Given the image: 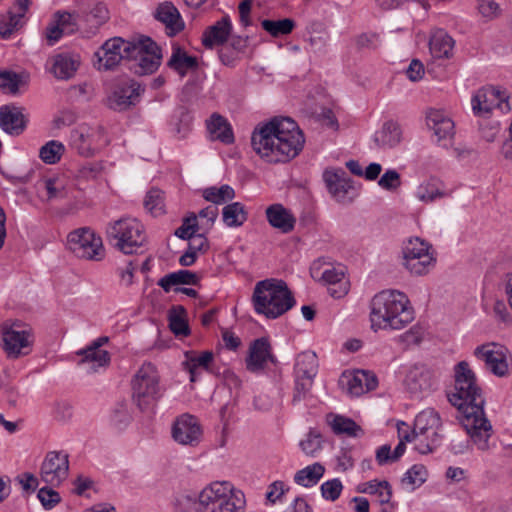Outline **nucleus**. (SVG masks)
<instances>
[{"instance_id": "nucleus-1", "label": "nucleus", "mask_w": 512, "mask_h": 512, "mask_svg": "<svg viewBox=\"0 0 512 512\" xmlns=\"http://www.w3.org/2000/svg\"><path fill=\"white\" fill-rule=\"evenodd\" d=\"M454 373V389L448 394V400L461 414L460 422L473 443L479 450L486 451L493 430L485 416L482 389L466 361L459 362Z\"/></svg>"}, {"instance_id": "nucleus-2", "label": "nucleus", "mask_w": 512, "mask_h": 512, "mask_svg": "<svg viewBox=\"0 0 512 512\" xmlns=\"http://www.w3.org/2000/svg\"><path fill=\"white\" fill-rule=\"evenodd\" d=\"M304 143L302 131L288 117H275L260 123L251 135L253 151L270 164L289 162L302 151Z\"/></svg>"}, {"instance_id": "nucleus-3", "label": "nucleus", "mask_w": 512, "mask_h": 512, "mask_svg": "<svg viewBox=\"0 0 512 512\" xmlns=\"http://www.w3.org/2000/svg\"><path fill=\"white\" fill-rule=\"evenodd\" d=\"M370 321L374 331L400 330L414 320V309L407 295L398 290H383L371 300Z\"/></svg>"}, {"instance_id": "nucleus-4", "label": "nucleus", "mask_w": 512, "mask_h": 512, "mask_svg": "<svg viewBox=\"0 0 512 512\" xmlns=\"http://www.w3.org/2000/svg\"><path fill=\"white\" fill-rule=\"evenodd\" d=\"M252 298L256 313L269 319L278 318L295 304L286 283L276 279L259 281L255 285Z\"/></svg>"}, {"instance_id": "nucleus-5", "label": "nucleus", "mask_w": 512, "mask_h": 512, "mask_svg": "<svg viewBox=\"0 0 512 512\" xmlns=\"http://www.w3.org/2000/svg\"><path fill=\"white\" fill-rule=\"evenodd\" d=\"M199 512H246L245 495L230 482H213L199 494Z\"/></svg>"}, {"instance_id": "nucleus-6", "label": "nucleus", "mask_w": 512, "mask_h": 512, "mask_svg": "<svg viewBox=\"0 0 512 512\" xmlns=\"http://www.w3.org/2000/svg\"><path fill=\"white\" fill-rule=\"evenodd\" d=\"M133 403L141 410L148 411L155 407L163 396L164 388L156 366L150 362L143 363L131 380Z\"/></svg>"}, {"instance_id": "nucleus-7", "label": "nucleus", "mask_w": 512, "mask_h": 512, "mask_svg": "<svg viewBox=\"0 0 512 512\" xmlns=\"http://www.w3.org/2000/svg\"><path fill=\"white\" fill-rule=\"evenodd\" d=\"M106 238L115 249L126 255L137 253L146 243L144 226L132 217L109 222Z\"/></svg>"}, {"instance_id": "nucleus-8", "label": "nucleus", "mask_w": 512, "mask_h": 512, "mask_svg": "<svg viewBox=\"0 0 512 512\" xmlns=\"http://www.w3.org/2000/svg\"><path fill=\"white\" fill-rule=\"evenodd\" d=\"M32 328L19 320H6L0 325V346L9 359L28 355L33 346Z\"/></svg>"}, {"instance_id": "nucleus-9", "label": "nucleus", "mask_w": 512, "mask_h": 512, "mask_svg": "<svg viewBox=\"0 0 512 512\" xmlns=\"http://www.w3.org/2000/svg\"><path fill=\"white\" fill-rule=\"evenodd\" d=\"M436 262L433 246L419 237L410 238L402 248V265L413 276L427 275Z\"/></svg>"}, {"instance_id": "nucleus-10", "label": "nucleus", "mask_w": 512, "mask_h": 512, "mask_svg": "<svg viewBox=\"0 0 512 512\" xmlns=\"http://www.w3.org/2000/svg\"><path fill=\"white\" fill-rule=\"evenodd\" d=\"M440 426V416L434 409H425L416 416L413 435L416 442L415 448L419 453H430L440 445L438 434Z\"/></svg>"}, {"instance_id": "nucleus-11", "label": "nucleus", "mask_w": 512, "mask_h": 512, "mask_svg": "<svg viewBox=\"0 0 512 512\" xmlns=\"http://www.w3.org/2000/svg\"><path fill=\"white\" fill-rule=\"evenodd\" d=\"M110 140L101 126L82 124L71 131L70 145L84 157H92L109 144Z\"/></svg>"}, {"instance_id": "nucleus-12", "label": "nucleus", "mask_w": 512, "mask_h": 512, "mask_svg": "<svg viewBox=\"0 0 512 512\" xmlns=\"http://www.w3.org/2000/svg\"><path fill=\"white\" fill-rule=\"evenodd\" d=\"M134 49L129 51L128 60L133 61L129 69L138 75L154 73L161 63V52L158 45L150 38L133 42Z\"/></svg>"}, {"instance_id": "nucleus-13", "label": "nucleus", "mask_w": 512, "mask_h": 512, "mask_svg": "<svg viewBox=\"0 0 512 512\" xmlns=\"http://www.w3.org/2000/svg\"><path fill=\"white\" fill-rule=\"evenodd\" d=\"M68 247L82 259L100 261L105 256L102 238L90 228H79L68 235Z\"/></svg>"}, {"instance_id": "nucleus-14", "label": "nucleus", "mask_w": 512, "mask_h": 512, "mask_svg": "<svg viewBox=\"0 0 512 512\" xmlns=\"http://www.w3.org/2000/svg\"><path fill=\"white\" fill-rule=\"evenodd\" d=\"M69 475V454L49 451L40 467V479L51 487H59Z\"/></svg>"}, {"instance_id": "nucleus-15", "label": "nucleus", "mask_w": 512, "mask_h": 512, "mask_svg": "<svg viewBox=\"0 0 512 512\" xmlns=\"http://www.w3.org/2000/svg\"><path fill=\"white\" fill-rule=\"evenodd\" d=\"M134 49L133 42L115 37L107 40L95 53L98 69L111 70L122 60H128L129 51Z\"/></svg>"}, {"instance_id": "nucleus-16", "label": "nucleus", "mask_w": 512, "mask_h": 512, "mask_svg": "<svg viewBox=\"0 0 512 512\" xmlns=\"http://www.w3.org/2000/svg\"><path fill=\"white\" fill-rule=\"evenodd\" d=\"M474 356L484 362L485 368L498 377L508 374L507 349L495 342L477 346Z\"/></svg>"}, {"instance_id": "nucleus-17", "label": "nucleus", "mask_w": 512, "mask_h": 512, "mask_svg": "<svg viewBox=\"0 0 512 512\" xmlns=\"http://www.w3.org/2000/svg\"><path fill=\"white\" fill-rule=\"evenodd\" d=\"M172 437L181 445H198L202 438V428L197 418L190 414L179 416L172 426Z\"/></svg>"}, {"instance_id": "nucleus-18", "label": "nucleus", "mask_w": 512, "mask_h": 512, "mask_svg": "<svg viewBox=\"0 0 512 512\" xmlns=\"http://www.w3.org/2000/svg\"><path fill=\"white\" fill-rule=\"evenodd\" d=\"M426 122L428 128L433 131L436 142L447 147L455 134V124L451 117L444 110L432 108L427 111Z\"/></svg>"}, {"instance_id": "nucleus-19", "label": "nucleus", "mask_w": 512, "mask_h": 512, "mask_svg": "<svg viewBox=\"0 0 512 512\" xmlns=\"http://www.w3.org/2000/svg\"><path fill=\"white\" fill-rule=\"evenodd\" d=\"M144 89L133 80L122 82L115 87L108 97V106L116 111H123L139 101L141 92Z\"/></svg>"}, {"instance_id": "nucleus-20", "label": "nucleus", "mask_w": 512, "mask_h": 512, "mask_svg": "<svg viewBox=\"0 0 512 512\" xmlns=\"http://www.w3.org/2000/svg\"><path fill=\"white\" fill-rule=\"evenodd\" d=\"M339 383L351 396H360L374 390L378 381L375 374L369 371L357 370L355 372H344Z\"/></svg>"}, {"instance_id": "nucleus-21", "label": "nucleus", "mask_w": 512, "mask_h": 512, "mask_svg": "<svg viewBox=\"0 0 512 512\" xmlns=\"http://www.w3.org/2000/svg\"><path fill=\"white\" fill-rule=\"evenodd\" d=\"M323 179L329 193L336 201L345 203L352 199L353 187L343 169H327L323 173Z\"/></svg>"}, {"instance_id": "nucleus-22", "label": "nucleus", "mask_w": 512, "mask_h": 512, "mask_svg": "<svg viewBox=\"0 0 512 512\" xmlns=\"http://www.w3.org/2000/svg\"><path fill=\"white\" fill-rule=\"evenodd\" d=\"M275 362L271 352V346L266 338L254 340L249 347V354L246 358V368L252 373L262 372L267 364Z\"/></svg>"}, {"instance_id": "nucleus-23", "label": "nucleus", "mask_w": 512, "mask_h": 512, "mask_svg": "<svg viewBox=\"0 0 512 512\" xmlns=\"http://www.w3.org/2000/svg\"><path fill=\"white\" fill-rule=\"evenodd\" d=\"M49 71L59 80L71 79L79 65L80 57L71 53H60L52 56L49 60Z\"/></svg>"}, {"instance_id": "nucleus-24", "label": "nucleus", "mask_w": 512, "mask_h": 512, "mask_svg": "<svg viewBox=\"0 0 512 512\" xmlns=\"http://www.w3.org/2000/svg\"><path fill=\"white\" fill-rule=\"evenodd\" d=\"M0 127L9 135H20L26 128V119L22 109L13 105L1 106Z\"/></svg>"}, {"instance_id": "nucleus-25", "label": "nucleus", "mask_w": 512, "mask_h": 512, "mask_svg": "<svg viewBox=\"0 0 512 512\" xmlns=\"http://www.w3.org/2000/svg\"><path fill=\"white\" fill-rule=\"evenodd\" d=\"M500 92L493 87L479 89L471 100L472 110L479 117H487L500 105Z\"/></svg>"}, {"instance_id": "nucleus-26", "label": "nucleus", "mask_w": 512, "mask_h": 512, "mask_svg": "<svg viewBox=\"0 0 512 512\" xmlns=\"http://www.w3.org/2000/svg\"><path fill=\"white\" fill-rule=\"evenodd\" d=\"M155 18L164 24L169 36L178 34L185 26L178 9L171 2L159 4L155 11Z\"/></svg>"}, {"instance_id": "nucleus-27", "label": "nucleus", "mask_w": 512, "mask_h": 512, "mask_svg": "<svg viewBox=\"0 0 512 512\" xmlns=\"http://www.w3.org/2000/svg\"><path fill=\"white\" fill-rule=\"evenodd\" d=\"M265 215L268 223L282 233H290L295 227L296 218L282 204L276 203L268 206Z\"/></svg>"}, {"instance_id": "nucleus-28", "label": "nucleus", "mask_w": 512, "mask_h": 512, "mask_svg": "<svg viewBox=\"0 0 512 512\" xmlns=\"http://www.w3.org/2000/svg\"><path fill=\"white\" fill-rule=\"evenodd\" d=\"M31 0H14L8 19H0V36L9 37L15 30L23 26V18L29 9Z\"/></svg>"}, {"instance_id": "nucleus-29", "label": "nucleus", "mask_w": 512, "mask_h": 512, "mask_svg": "<svg viewBox=\"0 0 512 512\" xmlns=\"http://www.w3.org/2000/svg\"><path fill=\"white\" fill-rule=\"evenodd\" d=\"M213 353L211 351H187L183 366L190 374V381L195 382L198 376L205 370H208L213 362Z\"/></svg>"}, {"instance_id": "nucleus-30", "label": "nucleus", "mask_w": 512, "mask_h": 512, "mask_svg": "<svg viewBox=\"0 0 512 512\" xmlns=\"http://www.w3.org/2000/svg\"><path fill=\"white\" fill-rule=\"evenodd\" d=\"M231 30V21L228 16H224L204 31L202 43L206 48L222 45L227 41Z\"/></svg>"}, {"instance_id": "nucleus-31", "label": "nucleus", "mask_w": 512, "mask_h": 512, "mask_svg": "<svg viewBox=\"0 0 512 512\" xmlns=\"http://www.w3.org/2000/svg\"><path fill=\"white\" fill-rule=\"evenodd\" d=\"M453 38L442 29L435 30L429 41V50L434 59L450 58L453 55Z\"/></svg>"}, {"instance_id": "nucleus-32", "label": "nucleus", "mask_w": 512, "mask_h": 512, "mask_svg": "<svg viewBox=\"0 0 512 512\" xmlns=\"http://www.w3.org/2000/svg\"><path fill=\"white\" fill-rule=\"evenodd\" d=\"M328 285V293L333 298H341L348 292V281L342 269L335 267L327 268L322 272L320 278Z\"/></svg>"}, {"instance_id": "nucleus-33", "label": "nucleus", "mask_w": 512, "mask_h": 512, "mask_svg": "<svg viewBox=\"0 0 512 512\" xmlns=\"http://www.w3.org/2000/svg\"><path fill=\"white\" fill-rule=\"evenodd\" d=\"M78 354L83 356L80 364L87 373H96L99 368L106 367L110 363V354L108 351L97 349V347L89 346L79 351Z\"/></svg>"}, {"instance_id": "nucleus-34", "label": "nucleus", "mask_w": 512, "mask_h": 512, "mask_svg": "<svg viewBox=\"0 0 512 512\" xmlns=\"http://www.w3.org/2000/svg\"><path fill=\"white\" fill-rule=\"evenodd\" d=\"M207 130L213 140H219L225 144L234 141L232 128L228 121L218 113H213L206 121Z\"/></svg>"}, {"instance_id": "nucleus-35", "label": "nucleus", "mask_w": 512, "mask_h": 512, "mask_svg": "<svg viewBox=\"0 0 512 512\" xmlns=\"http://www.w3.org/2000/svg\"><path fill=\"white\" fill-rule=\"evenodd\" d=\"M359 493L371 495L381 505L390 504L392 498V487L389 482L383 480H371L357 486Z\"/></svg>"}, {"instance_id": "nucleus-36", "label": "nucleus", "mask_w": 512, "mask_h": 512, "mask_svg": "<svg viewBox=\"0 0 512 512\" xmlns=\"http://www.w3.org/2000/svg\"><path fill=\"white\" fill-rule=\"evenodd\" d=\"M317 355L312 351H305L297 355L294 364V375L298 378L312 379L318 373Z\"/></svg>"}, {"instance_id": "nucleus-37", "label": "nucleus", "mask_w": 512, "mask_h": 512, "mask_svg": "<svg viewBox=\"0 0 512 512\" xmlns=\"http://www.w3.org/2000/svg\"><path fill=\"white\" fill-rule=\"evenodd\" d=\"M168 66L184 76L189 70L196 69L198 62L196 57L188 55L181 47L173 46Z\"/></svg>"}, {"instance_id": "nucleus-38", "label": "nucleus", "mask_w": 512, "mask_h": 512, "mask_svg": "<svg viewBox=\"0 0 512 512\" xmlns=\"http://www.w3.org/2000/svg\"><path fill=\"white\" fill-rule=\"evenodd\" d=\"M200 276L189 270H179L169 273L158 281V285L165 291L169 292L175 285H198Z\"/></svg>"}, {"instance_id": "nucleus-39", "label": "nucleus", "mask_w": 512, "mask_h": 512, "mask_svg": "<svg viewBox=\"0 0 512 512\" xmlns=\"http://www.w3.org/2000/svg\"><path fill=\"white\" fill-rule=\"evenodd\" d=\"M374 140L380 147H395L402 140L400 125L394 121H387L384 123L382 129L375 134Z\"/></svg>"}, {"instance_id": "nucleus-40", "label": "nucleus", "mask_w": 512, "mask_h": 512, "mask_svg": "<svg viewBox=\"0 0 512 512\" xmlns=\"http://www.w3.org/2000/svg\"><path fill=\"white\" fill-rule=\"evenodd\" d=\"M446 196L443 183L437 178L422 182L416 189V197L422 202H433Z\"/></svg>"}, {"instance_id": "nucleus-41", "label": "nucleus", "mask_w": 512, "mask_h": 512, "mask_svg": "<svg viewBox=\"0 0 512 512\" xmlns=\"http://www.w3.org/2000/svg\"><path fill=\"white\" fill-rule=\"evenodd\" d=\"M324 472V466L321 463L316 462L298 470L294 475V481L300 486L312 487L319 482L323 477Z\"/></svg>"}, {"instance_id": "nucleus-42", "label": "nucleus", "mask_w": 512, "mask_h": 512, "mask_svg": "<svg viewBox=\"0 0 512 512\" xmlns=\"http://www.w3.org/2000/svg\"><path fill=\"white\" fill-rule=\"evenodd\" d=\"M222 218L228 227H239L247 220V211L242 203L233 202L223 208Z\"/></svg>"}, {"instance_id": "nucleus-43", "label": "nucleus", "mask_w": 512, "mask_h": 512, "mask_svg": "<svg viewBox=\"0 0 512 512\" xmlns=\"http://www.w3.org/2000/svg\"><path fill=\"white\" fill-rule=\"evenodd\" d=\"M39 189L42 188L46 193V200L63 199L67 196L64 179L60 177L46 178L39 183Z\"/></svg>"}, {"instance_id": "nucleus-44", "label": "nucleus", "mask_w": 512, "mask_h": 512, "mask_svg": "<svg viewBox=\"0 0 512 512\" xmlns=\"http://www.w3.org/2000/svg\"><path fill=\"white\" fill-rule=\"evenodd\" d=\"M261 26L272 37H280L290 34L295 27V22L289 18L280 20L264 19L261 21Z\"/></svg>"}, {"instance_id": "nucleus-45", "label": "nucleus", "mask_w": 512, "mask_h": 512, "mask_svg": "<svg viewBox=\"0 0 512 512\" xmlns=\"http://www.w3.org/2000/svg\"><path fill=\"white\" fill-rule=\"evenodd\" d=\"M65 152V146L57 140H50L39 150L40 159L46 164H56Z\"/></svg>"}, {"instance_id": "nucleus-46", "label": "nucleus", "mask_w": 512, "mask_h": 512, "mask_svg": "<svg viewBox=\"0 0 512 512\" xmlns=\"http://www.w3.org/2000/svg\"><path fill=\"white\" fill-rule=\"evenodd\" d=\"M202 195L206 201L219 205L232 200L235 197V191L229 185H222L221 187L213 186L204 189Z\"/></svg>"}, {"instance_id": "nucleus-47", "label": "nucleus", "mask_w": 512, "mask_h": 512, "mask_svg": "<svg viewBox=\"0 0 512 512\" xmlns=\"http://www.w3.org/2000/svg\"><path fill=\"white\" fill-rule=\"evenodd\" d=\"M331 427L336 434H346L348 436H358V432H361L360 426H358L352 419L343 416H334Z\"/></svg>"}, {"instance_id": "nucleus-48", "label": "nucleus", "mask_w": 512, "mask_h": 512, "mask_svg": "<svg viewBox=\"0 0 512 512\" xmlns=\"http://www.w3.org/2000/svg\"><path fill=\"white\" fill-rule=\"evenodd\" d=\"M145 208L154 216L164 213V196L159 189H151L144 201Z\"/></svg>"}, {"instance_id": "nucleus-49", "label": "nucleus", "mask_w": 512, "mask_h": 512, "mask_svg": "<svg viewBox=\"0 0 512 512\" xmlns=\"http://www.w3.org/2000/svg\"><path fill=\"white\" fill-rule=\"evenodd\" d=\"M427 478V469L422 464L413 465L404 475L402 482L412 488L422 485Z\"/></svg>"}, {"instance_id": "nucleus-50", "label": "nucleus", "mask_w": 512, "mask_h": 512, "mask_svg": "<svg viewBox=\"0 0 512 512\" xmlns=\"http://www.w3.org/2000/svg\"><path fill=\"white\" fill-rule=\"evenodd\" d=\"M21 83L22 79L18 73L0 69V89L16 94Z\"/></svg>"}, {"instance_id": "nucleus-51", "label": "nucleus", "mask_w": 512, "mask_h": 512, "mask_svg": "<svg viewBox=\"0 0 512 512\" xmlns=\"http://www.w3.org/2000/svg\"><path fill=\"white\" fill-rule=\"evenodd\" d=\"M131 416L125 404H118L112 410L110 423L117 430H123L130 423Z\"/></svg>"}, {"instance_id": "nucleus-52", "label": "nucleus", "mask_w": 512, "mask_h": 512, "mask_svg": "<svg viewBox=\"0 0 512 512\" xmlns=\"http://www.w3.org/2000/svg\"><path fill=\"white\" fill-rule=\"evenodd\" d=\"M175 512H199V497L179 494L174 500Z\"/></svg>"}, {"instance_id": "nucleus-53", "label": "nucleus", "mask_w": 512, "mask_h": 512, "mask_svg": "<svg viewBox=\"0 0 512 512\" xmlns=\"http://www.w3.org/2000/svg\"><path fill=\"white\" fill-rule=\"evenodd\" d=\"M198 230L197 216L191 213L183 221V224L175 231V235L183 240L191 239Z\"/></svg>"}, {"instance_id": "nucleus-54", "label": "nucleus", "mask_w": 512, "mask_h": 512, "mask_svg": "<svg viewBox=\"0 0 512 512\" xmlns=\"http://www.w3.org/2000/svg\"><path fill=\"white\" fill-rule=\"evenodd\" d=\"M301 450L308 456H314L315 453L322 449L321 436L310 431L306 438L300 442Z\"/></svg>"}, {"instance_id": "nucleus-55", "label": "nucleus", "mask_w": 512, "mask_h": 512, "mask_svg": "<svg viewBox=\"0 0 512 512\" xmlns=\"http://www.w3.org/2000/svg\"><path fill=\"white\" fill-rule=\"evenodd\" d=\"M481 138L486 142H494L500 133V125L497 121L483 119L479 123Z\"/></svg>"}, {"instance_id": "nucleus-56", "label": "nucleus", "mask_w": 512, "mask_h": 512, "mask_svg": "<svg viewBox=\"0 0 512 512\" xmlns=\"http://www.w3.org/2000/svg\"><path fill=\"white\" fill-rule=\"evenodd\" d=\"M312 385H313L312 379H304V378L295 377V385H294L293 398H292L293 405L300 403L302 400H304L307 397L309 391L312 388Z\"/></svg>"}, {"instance_id": "nucleus-57", "label": "nucleus", "mask_w": 512, "mask_h": 512, "mask_svg": "<svg viewBox=\"0 0 512 512\" xmlns=\"http://www.w3.org/2000/svg\"><path fill=\"white\" fill-rule=\"evenodd\" d=\"M54 487H42L39 489L37 497L43 507L45 509H52L55 505H57L61 497L57 491L53 489Z\"/></svg>"}, {"instance_id": "nucleus-58", "label": "nucleus", "mask_w": 512, "mask_h": 512, "mask_svg": "<svg viewBox=\"0 0 512 512\" xmlns=\"http://www.w3.org/2000/svg\"><path fill=\"white\" fill-rule=\"evenodd\" d=\"M342 488L343 486L339 479L328 480L320 487L322 497L330 501H335L339 498Z\"/></svg>"}, {"instance_id": "nucleus-59", "label": "nucleus", "mask_w": 512, "mask_h": 512, "mask_svg": "<svg viewBox=\"0 0 512 512\" xmlns=\"http://www.w3.org/2000/svg\"><path fill=\"white\" fill-rule=\"evenodd\" d=\"M109 19V11L105 4L97 3L87 15V21L93 26H100Z\"/></svg>"}, {"instance_id": "nucleus-60", "label": "nucleus", "mask_w": 512, "mask_h": 512, "mask_svg": "<svg viewBox=\"0 0 512 512\" xmlns=\"http://www.w3.org/2000/svg\"><path fill=\"white\" fill-rule=\"evenodd\" d=\"M378 185L388 191H394L401 186L400 174L394 170H387L379 179Z\"/></svg>"}, {"instance_id": "nucleus-61", "label": "nucleus", "mask_w": 512, "mask_h": 512, "mask_svg": "<svg viewBox=\"0 0 512 512\" xmlns=\"http://www.w3.org/2000/svg\"><path fill=\"white\" fill-rule=\"evenodd\" d=\"M479 13L486 19H494L501 14V8L495 0H477Z\"/></svg>"}, {"instance_id": "nucleus-62", "label": "nucleus", "mask_w": 512, "mask_h": 512, "mask_svg": "<svg viewBox=\"0 0 512 512\" xmlns=\"http://www.w3.org/2000/svg\"><path fill=\"white\" fill-rule=\"evenodd\" d=\"M169 327L175 335L187 336L189 334L187 322L181 314H170Z\"/></svg>"}, {"instance_id": "nucleus-63", "label": "nucleus", "mask_w": 512, "mask_h": 512, "mask_svg": "<svg viewBox=\"0 0 512 512\" xmlns=\"http://www.w3.org/2000/svg\"><path fill=\"white\" fill-rule=\"evenodd\" d=\"M287 489H285V484L282 481H274L272 484H270L266 498L271 503H275L277 500H279L285 493Z\"/></svg>"}, {"instance_id": "nucleus-64", "label": "nucleus", "mask_w": 512, "mask_h": 512, "mask_svg": "<svg viewBox=\"0 0 512 512\" xmlns=\"http://www.w3.org/2000/svg\"><path fill=\"white\" fill-rule=\"evenodd\" d=\"M493 313L497 320L500 322L505 324H510L512 322L511 315L503 300L495 301L493 306Z\"/></svg>"}]
</instances>
